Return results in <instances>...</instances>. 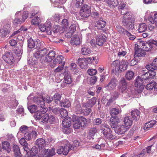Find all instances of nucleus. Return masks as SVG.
<instances>
[{
  "label": "nucleus",
  "instance_id": "nucleus-1",
  "mask_svg": "<svg viewBox=\"0 0 157 157\" xmlns=\"http://www.w3.org/2000/svg\"><path fill=\"white\" fill-rule=\"evenodd\" d=\"M43 97H35L33 98V101L38 105V107H40L41 109L38 110L35 114V118L36 120H40L47 111L45 106V103Z\"/></svg>",
  "mask_w": 157,
  "mask_h": 157
},
{
  "label": "nucleus",
  "instance_id": "nucleus-2",
  "mask_svg": "<svg viewBox=\"0 0 157 157\" xmlns=\"http://www.w3.org/2000/svg\"><path fill=\"white\" fill-rule=\"evenodd\" d=\"M101 129L105 137L109 140H112L116 138L117 137L112 134V132L109 128L108 125H102L101 126Z\"/></svg>",
  "mask_w": 157,
  "mask_h": 157
},
{
  "label": "nucleus",
  "instance_id": "nucleus-3",
  "mask_svg": "<svg viewBox=\"0 0 157 157\" xmlns=\"http://www.w3.org/2000/svg\"><path fill=\"white\" fill-rule=\"evenodd\" d=\"M122 23L123 26H126L127 29L129 30H132L134 28L133 22L131 17V15L129 16H123Z\"/></svg>",
  "mask_w": 157,
  "mask_h": 157
},
{
  "label": "nucleus",
  "instance_id": "nucleus-4",
  "mask_svg": "<svg viewBox=\"0 0 157 157\" xmlns=\"http://www.w3.org/2000/svg\"><path fill=\"white\" fill-rule=\"evenodd\" d=\"M55 56V52L53 51H51L49 52H48L45 56L41 57L40 61L42 63H44L45 62H50Z\"/></svg>",
  "mask_w": 157,
  "mask_h": 157
},
{
  "label": "nucleus",
  "instance_id": "nucleus-5",
  "mask_svg": "<svg viewBox=\"0 0 157 157\" xmlns=\"http://www.w3.org/2000/svg\"><path fill=\"white\" fill-rule=\"evenodd\" d=\"M116 28L118 32L121 34L127 36L129 37V39L130 40H133L135 39L136 36H135L132 35L130 33L121 26L117 25L116 26Z\"/></svg>",
  "mask_w": 157,
  "mask_h": 157
},
{
  "label": "nucleus",
  "instance_id": "nucleus-6",
  "mask_svg": "<svg viewBox=\"0 0 157 157\" xmlns=\"http://www.w3.org/2000/svg\"><path fill=\"white\" fill-rule=\"evenodd\" d=\"M65 62L64 57L63 56H58L54 60L52 63L49 64V66L53 68L56 67L57 64H58L59 65H64Z\"/></svg>",
  "mask_w": 157,
  "mask_h": 157
},
{
  "label": "nucleus",
  "instance_id": "nucleus-7",
  "mask_svg": "<svg viewBox=\"0 0 157 157\" xmlns=\"http://www.w3.org/2000/svg\"><path fill=\"white\" fill-rule=\"evenodd\" d=\"M74 147H71V144L70 143H67L64 146H60L58 147L57 149V153L59 154H63L64 155H66L68 153L70 150H72Z\"/></svg>",
  "mask_w": 157,
  "mask_h": 157
},
{
  "label": "nucleus",
  "instance_id": "nucleus-8",
  "mask_svg": "<svg viewBox=\"0 0 157 157\" xmlns=\"http://www.w3.org/2000/svg\"><path fill=\"white\" fill-rule=\"evenodd\" d=\"M91 13L90 6L87 5H85L80 10V14L81 16L84 17H89Z\"/></svg>",
  "mask_w": 157,
  "mask_h": 157
},
{
  "label": "nucleus",
  "instance_id": "nucleus-9",
  "mask_svg": "<svg viewBox=\"0 0 157 157\" xmlns=\"http://www.w3.org/2000/svg\"><path fill=\"white\" fill-rule=\"evenodd\" d=\"M28 45L30 48H35L39 49L40 48V41L33 40L31 38H29L27 40Z\"/></svg>",
  "mask_w": 157,
  "mask_h": 157
},
{
  "label": "nucleus",
  "instance_id": "nucleus-10",
  "mask_svg": "<svg viewBox=\"0 0 157 157\" xmlns=\"http://www.w3.org/2000/svg\"><path fill=\"white\" fill-rule=\"evenodd\" d=\"M55 120V118L53 115H49L47 114H44L40 119L41 121L43 123H49L51 124H53Z\"/></svg>",
  "mask_w": 157,
  "mask_h": 157
},
{
  "label": "nucleus",
  "instance_id": "nucleus-11",
  "mask_svg": "<svg viewBox=\"0 0 157 157\" xmlns=\"http://www.w3.org/2000/svg\"><path fill=\"white\" fill-rule=\"evenodd\" d=\"M90 60V58H79L77 61L78 63L81 68L85 69L87 67L88 61Z\"/></svg>",
  "mask_w": 157,
  "mask_h": 157
},
{
  "label": "nucleus",
  "instance_id": "nucleus-12",
  "mask_svg": "<svg viewBox=\"0 0 157 157\" xmlns=\"http://www.w3.org/2000/svg\"><path fill=\"white\" fill-rule=\"evenodd\" d=\"M2 58L7 63L12 64L14 62V58L12 52H7L2 56Z\"/></svg>",
  "mask_w": 157,
  "mask_h": 157
},
{
  "label": "nucleus",
  "instance_id": "nucleus-13",
  "mask_svg": "<svg viewBox=\"0 0 157 157\" xmlns=\"http://www.w3.org/2000/svg\"><path fill=\"white\" fill-rule=\"evenodd\" d=\"M48 53V51L46 49H39V50L33 53V56L36 59L38 60L39 58L40 59L41 57L45 56Z\"/></svg>",
  "mask_w": 157,
  "mask_h": 157
},
{
  "label": "nucleus",
  "instance_id": "nucleus-14",
  "mask_svg": "<svg viewBox=\"0 0 157 157\" xmlns=\"http://www.w3.org/2000/svg\"><path fill=\"white\" fill-rule=\"evenodd\" d=\"M36 145L37 146L39 150V151L42 152V151L44 150V147L46 144L45 140L43 138H40L37 139L36 142Z\"/></svg>",
  "mask_w": 157,
  "mask_h": 157
},
{
  "label": "nucleus",
  "instance_id": "nucleus-15",
  "mask_svg": "<svg viewBox=\"0 0 157 157\" xmlns=\"http://www.w3.org/2000/svg\"><path fill=\"white\" fill-rule=\"evenodd\" d=\"M37 133L34 130L32 132H27L24 133V136L25 139L27 140H30L31 139H35Z\"/></svg>",
  "mask_w": 157,
  "mask_h": 157
},
{
  "label": "nucleus",
  "instance_id": "nucleus-16",
  "mask_svg": "<svg viewBox=\"0 0 157 157\" xmlns=\"http://www.w3.org/2000/svg\"><path fill=\"white\" fill-rule=\"evenodd\" d=\"M142 45L143 46L142 48L144 50L147 51H149L151 50L153 47V44H151V41L144 42H141L139 46Z\"/></svg>",
  "mask_w": 157,
  "mask_h": 157
},
{
  "label": "nucleus",
  "instance_id": "nucleus-17",
  "mask_svg": "<svg viewBox=\"0 0 157 157\" xmlns=\"http://www.w3.org/2000/svg\"><path fill=\"white\" fill-rule=\"evenodd\" d=\"M117 80L115 78H112L110 82L107 85V89L109 90H112L114 89L117 85Z\"/></svg>",
  "mask_w": 157,
  "mask_h": 157
},
{
  "label": "nucleus",
  "instance_id": "nucleus-18",
  "mask_svg": "<svg viewBox=\"0 0 157 157\" xmlns=\"http://www.w3.org/2000/svg\"><path fill=\"white\" fill-rule=\"evenodd\" d=\"M55 148H54L52 149H48L46 150L44 149V150L42 151L44 154L43 157H48L52 156L55 155Z\"/></svg>",
  "mask_w": 157,
  "mask_h": 157
},
{
  "label": "nucleus",
  "instance_id": "nucleus-19",
  "mask_svg": "<svg viewBox=\"0 0 157 157\" xmlns=\"http://www.w3.org/2000/svg\"><path fill=\"white\" fill-rule=\"evenodd\" d=\"M90 48L86 45H82L81 46V53L84 56H87L91 53Z\"/></svg>",
  "mask_w": 157,
  "mask_h": 157
},
{
  "label": "nucleus",
  "instance_id": "nucleus-20",
  "mask_svg": "<svg viewBox=\"0 0 157 157\" xmlns=\"http://www.w3.org/2000/svg\"><path fill=\"white\" fill-rule=\"evenodd\" d=\"M112 67L114 73L117 74L118 72L121 71L118 60H117L113 61L112 64Z\"/></svg>",
  "mask_w": 157,
  "mask_h": 157
},
{
  "label": "nucleus",
  "instance_id": "nucleus-21",
  "mask_svg": "<svg viewBox=\"0 0 157 157\" xmlns=\"http://www.w3.org/2000/svg\"><path fill=\"white\" fill-rule=\"evenodd\" d=\"M78 119V117L74 115L72 117V121L73 122V126L75 129H78L80 128L81 126V123Z\"/></svg>",
  "mask_w": 157,
  "mask_h": 157
},
{
  "label": "nucleus",
  "instance_id": "nucleus-22",
  "mask_svg": "<svg viewBox=\"0 0 157 157\" xmlns=\"http://www.w3.org/2000/svg\"><path fill=\"white\" fill-rule=\"evenodd\" d=\"M125 127H126L123 125H119L115 130V132L119 135L124 134L126 130Z\"/></svg>",
  "mask_w": 157,
  "mask_h": 157
},
{
  "label": "nucleus",
  "instance_id": "nucleus-23",
  "mask_svg": "<svg viewBox=\"0 0 157 157\" xmlns=\"http://www.w3.org/2000/svg\"><path fill=\"white\" fill-rule=\"evenodd\" d=\"M106 40V37L103 35H99L96 40V43L97 45L99 46H102Z\"/></svg>",
  "mask_w": 157,
  "mask_h": 157
},
{
  "label": "nucleus",
  "instance_id": "nucleus-24",
  "mask_svg": "<svg viewBox=\"0 0 157 157\" xmlns=\"http://www.w3.org/2000/svg\"><path fill=\"white\" fill-rule=\"evenodd\" d=\"M71 118L67 117L64 119L62 121V125L64 128H69L71 125Z\"/></svg>",
  "mask_w": 157,
  "mask_h": 157
},
{
  "label": "nucleus",
  "instance_id": "nucleus-25",
  "mask_svg": "<svg viewBox=\"0 0 157 157\" xmlns=\"http://www.w3.org/2000/svg\"><path fill=\"white\" fill-rule=\"evenodd\" d=\"M123 121L126 127H129L132 124V120L130 116H127L124 118Z\"/></svg>",
  "mask_w": 157,
  "mask_h": 157
},
{
  "label": "nucleus",
  "instance_id": "nucleus-26",
  "mask_svg": "<svg viewBox=\"0 0 157 157\" xmlns=\"http://www.w3.org/2000/svg\"><path fill=\"white\" fill-rule=\"evenodd\" d=\"M38 150L36 147H33L31 150H29L28 152H25L26 154L28 156H30L32 157L35 156L38 153Z\"/></svg>",
  "mask_w": 157,
  "mask_h": 157
},
{
  "label": "nucleus",
  "instance_id": "nucleus-27",
  "mask_svg": "<svg viewBox=\"0 0 157 157\" xmlns=\"http://www.w3.org/2000/svg\"><path fill=\"white\" fill-rule=\"evenodd\" d=\"M64 80L65 82L68 84H71L72 81V78L71 77L70 72L68 71H65L64 72Z\"/></svg>",
  "mask_w": 157,
  "mask_h": 157
},
{
  "label": "nucleus",
  "instance_id": "nucleus-28",
  "mask_svg": "<svg viewBox=\"0 0 157 157\" xmlns=\"http://www.w3.org/2000/svg\"><path fill=\"white\" fill-rule=\"evenodd\" d=\"M71 43L73 45H78L80 44V39L77 35H74L71 38Z\"/></svg>",
  "mask_w": 157,
  "mask_h": 157
},
{
  "label": "nucleus",
  "instance_id": "nucleus-29",
  "mask_svg": "<svg viewBox=\"0 0 157 157\" xmlns=\"http://www.w3.org/2000/svg\"><path fill=\"white\" fill-rule=\"evenodd\" d=\"M119 64L121 71L127 69L128 63L126 60H122L121 62H119Z\"/></svg>",
  "mask_w": 157,
  "mask_h": 157
},
{
  "label": "nucleus",
  "instance_id": "nucleus-30",
  "mask_svg": "<svg viewBox=\"0 0 157 157\" xmlns=\"http://www.w3.org/2000/svg\"><path fill=\"white\" fill-rule=\"evenodd\" d=\"M19 143L22 145L24 146L23 149L25 152H28L29 150V148L28 146V144L25 139L24 138H22L19 141Z\"/></svg>",
  "mask_w": 157,
  "mask_h": 157
},
{
  "label": "nucleus",
  "instance_id": "nucleus-31",
  "mask_svg": "<svg viewBox=\"0 0 157 157\" xmlns=\"http://www.w3.org/2000/svg\"><path fill=\"white\" fill-rule=\"evenodd\" d=\"M2 149L6 151L8 153H9L11 151V146L10 144L6 141L2 142Z\"/></svg>",
  "mask_w": 157,
  "mask_h": 157
},
{
  "label": "nucleus",
  "instance_id": "nucleus-32",
  "mask_svg": "<svg viewBox=\"0 0 157 157\" xmlns=\"http://www.w3.org/2000/svg\"><path fill=\"white\" fill-rule=\"evenodd\" d=\"M143 80L142 78L138 77L136 79V81L135 84V86L136 87H141V89L143 88Z\"/></svg>",
  "mask_w": 157,
  "mask_h": 157
},
{
  "label": "nucleus",
  "instance_id": "nucleus-33",
  "mask_svg": "<svg viewBox=\"0 0 157 157\" xmlns=\"http://www.w3.org/2000/svg\"><path fill=\"white\" fill-rule=\"evenodd\" d=\"M131 115L134 120L137 121L140 118V111L137 109L133 110L131 113Z\"/></svg>",
  "mask_w": 157,
  "mask_h": 157
},
{
  "label": "nucleus",
  "instance_id": "nucleus-34",
  "mask_svg": "<svg viewBox=\"0 0 157 157\" xmlns=\"http://www.w3.org/2000/svg\"><path fill=\"white\" fill-rule=\"evenodd\" d=\"M107 3L111 8H114L116 7L119 3L117 0H106Z\"/></svg>",
  "mask_w": 157,
  "mask_h": 157
},
{
  "label": "nucleus",
  "instance_id": "nucleus-35",
  "mask_svg": "<svg viewBox=\"0 0 157 157\" xmlns=\"http://www.w3.org/2000/svg\"><path fill=\"white\" fill-rule=\"evenodd\" d=\"M13 151L15 156L17 157H22L19 149V147L17 145H14L13 146Z\"/></svg>",
  "mask_w": 157,
  "mask_h": 157
},
{
  "label": "nucleus",
  "instance_id": "nucleus-36",
  "mask_svg": "<svg viewBox=\"0 0 157 157\" xmlns=\"http://www.w3.org/2000/svg\"><path fill=\"white\" fill-rule=\"evenodd\" d=\"M146 54L145 52L144 49L138 48L137 50L135 49V55L136 56H144Z\"/></svg>",
  "mask_w": 157,
  "mask_h": 157
},
{
  "label": "nucleus",
  "instance_id": "nucleus-37",
  "mask_svg": "<svg viewBox=\"0 0 157 157\" xmlns=\"http://www.w3.org/2000/svg\"><path fill=\"white\" fill-rule=\"evenodd\" d=\"M106 24V21L103 19L99 20L97 22L96 27L98 29L103 28L104 27Z\"/></svg>",
  "mask_w": 157,
  "mask_h": 157
},
{
  "label": "nucleus",
  "instance_id": "nucleus-38",
  "mask_svg": "<svg viewBox=\"0 0 157 157\" xmlns=\"http://www.w3.org/2000/svg\"><path fill=\"white\" fill-rule=\"evenodd\" d=\"M121 112V109H117L115 108H112L110 111V114L111 116H113L118 115Z\"/></svg>",
  "mask_w": 157,
  "mask_h": 157
},
{
  "label": "nucleus",
  "instance_id": "nucleus-39",
  "mask_svg": "<svg viewBox=\"0 0 157 157\" xmlns=\"http://www.w3.org/2000/svg\"><path fill=\"white\" fill-rule=\"evenodd\" d=\"M156 121L155 120H151L149 122L146 123L144 127V130L148 129L149 128L152 127L155 124H156Z\"/></svg>",
  "mask_w": 157,
  "mask_h": 157
},
{
  "label": "nucleus",
  "instance_id": "nucleus-40",
  "mask_svg": "<svg viewBox=\"0 0 157 157\" xmlns=\"http://www.w3.org/2000/svg\"><path fill=\"white\" fill-rule=\"evenodd\" d=\"M110 121H111L110 125L111 128L116 129L117 127L119 125L117 120L114 118H111L110 119Z\"/></svg>",
  "mask_w": 157,
  "mask_h": 157
},
{
  "label": "nucleus",
  "instance_id": "nucleus-41",
  "mask_svg": "<svg viewBox=\"0 0 157 157\" xmlns=\"http://www.w3.org/2000/svg\"><path fill=\"white\" fill-rule=\"evenodd\" d=\"M79 121L81 123V126L82 127H84L87 125L88 121L87 120L83 117H78Z\"/></svg>",
  "mask_w": 157,
  "mask_h": 157
},
{
  "label": "nucleus",
  "instance_id": "nucleus-42",
  "mask_svg": "<svg viewBox=\"0 0 157 157\" xmlns=\"http://www.w3.org/2000/svg\"><path fill=\"white\" fill-rule=\"evenodd\" d=\"M53 99L54 100V103L56 104H57L59 102H61L60 101L61 96L59 94H56L53 97Z\"/></svg>",
  "mask_w": 157,
  "mask_h": 157
},
{
  "label": "nucleus",
  "instance_id": "nucleus-43",
  "mask_svg": "<svg viewBox=\"0 0 157 157\" xmlns=\"http://www.w3.org/2000/svg\"><path fill=\"white\" fill-rule=\"evenodd\" d=\"M28 61V63L30 65H33L36 64L38 62V60L33 56L29 58Z\"/></svg>",
  "mask_w": 157,
  "mask_h": 157
},
{
  "label": "nucleus",
  "instance_id": "nucleus-44",
  "mask_svg": "<svg viewBox=\"0 0 157 157\" xmlns=\"http://www.w3.org/2000/svg\"><path fill=\"white\" fill-rule=\"evenodd\" d=\"M146 68L148 71H154L157 69V67L154 64H153V62L150 64L146 65Z\"/></svg>",
  "mask_w": 157,
  "mask_h": 157
},
{
  "label": "nucleus",
  "instance_id": "nucleus-45",
  "mask_svg": "<svg viewBox=\"0 0 157 157\" xmlns=\"http://www.w3.org/2000/svg\"><path fill=\"white\" fill-rule=\"evenodd\" d=\"M147 29V26L145 23H142L140 24L138 30L140 33H143L146 31Z\"/></svg>",
  "mask_w": 157,
  "mask_h": 157
},
{
  "label": "nucleus",
  "instance_id": "nucleus-46",
  "mask_svg": "<svg viewBox=\"0 0 157 157\" xmlns=\"http://www.w3.org/2000/svg\"><path fill=\"white\" fill-rule=\"evenodd\" d=\"M61 106L64 107L68 108L71 106V103L69 101L66 99L63 101H62L61 102H60Z\"/></svg>",
  "mask_w": 157,
  "mask_h": 157
},
{
  "label": "nucleus",
  "instance_id": "nucleus-47",
  "mask_svg": "<svg viewBox=\"0 0 157 157\" xmlns=\"http://www.w3.org/2000/svg\"><path fill=\"white\" fill-rule=\"evenodd\" d=\"M121 13L122 15H123V16L126 15V16H129L131 15V13L126 8L121 10Z\"/></svg>",
  "mask_w": 157,
  "mask_h": 157
},
{
  "label": "nucleus",
  "instance_id": "nucleus-48",
  "mask_svg": "<svg viewBox=\"0 0 157 157\" xmlns=\"http://www.w3.org/2000/svg\"><path fill=\"white\" fill-rule=\"evenodd\" d=\"M123 96L126 98L128 99L132 95V93L131 90L129 89H128L126 91L123 93Z\"/></svg>",
  "mask_w": 157,
  "mask_h": 157
},
{
  "label": "nucleus",
  "instance_id": "nucleus-49",
  "mask_svg": "<svg viewBox=\"0 0 157 157\" xmlns=\"http://www.w3.org/2000/svg\"><path fill=\"white\" fill-rule=\"evenodd\" d=\"M134 75L133 72L131 71H128L126 74V77L128 80H130L133 78Z\"/></svg>",
  "mask_w": 157,
  "mask_h": 157
},
{
  "label": "nucleus",
  "instance_id": "nucleus-50",
  "mask_svg": "<svg viewBox=\"0 0 157 157\" xmlns=\"http://www.w3.org/2000/svg\"><path fill=\"white\" fill-rule=\"evenodd\" d=\"M37 109V107L35 105H32L28 107V109L32 113L36 112Z\"/></svg>",
  "mask_w": 157,
  "mask_h": 157
},
{
  "label": "nucleus",
  "instance_id": "nucleus-51",
  "mask_svg": "<svg viewBox=\"0 0 157 157\" xmlns=\"http://www.w3.org/2000/svg\"><path fill=\"white\" fill-rule=\"evenodd\" d=\"M60 113L62 118L66 117L68 115V113L67 110L63 108H61L60 109Z\"/></svg>",
  "mask_w": 157,
  "mask_h": 157
},
{
  "label": "nucleus",
  "instance_id": "nucleus-52",
  "mask_svg": "<svg viewBox=\"0 0 157 157\" xmlns=\"http://www.w3.org/2000/svg\"><path fill=\"white\" fill-rule=\"evenodd\" d=\"M118 86H128V84L124 78H121V79L119 82Z\"/></svg>",
  "mask_w": 157,
  "mask_h": 157
},
{
  "label": "nucleus",
  "instance_id": "nucleus-53",
  "mask_svg": "<svg viewBox=\"0 0 157 157\" xmlns=\"http://www.w3.org/2000/svg\"><path fill=\"white\" fill-rule=\"evenodd\" d=\"M47 24L46 31L48 35H50L52 33V31L51 29V24L50 22H48Z\"/></svg>",
  "mask_w": 157,
  "mask_h": 157
},
{
  "label": "nucleus",
  "instance_id": "nucleus-54",
  "mask_svg": "<svg viewBox=\"0 0 157 157\" xmlns=\"http://www.w3.org/2000/svg\"><path fill=\"white\" fill-rule=\"evenodd\" d=\"M40 19L39 17H36L32 20V23L34 25H38L40 21Z\"/></svg>",
  "mask_w": 157,
  "mask_h": 157
},
{
  "label": "nucleus",
  "instance_id": "nucleus-55",
  "mask_svg": "<svg viewBox=\"0 0 157 157\" xmlns=\"http://www.w3.org/2000/svg\"><path fill=\"white\" fill-rule=\"evenodd\" d=\"M28 128L26 126L22 125L20 128L19 132L22 133H25L28 132Z\"/></svg>",
  "mask_w": 157,
  "mask_h": 157
},
{
  "label": "nucleus",
  "instance_id": "nucleus-56",
  "mask_svg": "<svg viewBox=\"0 0 157 157\" xmlns=\"http://www.w3.org/2000/svg\"><path fill=\"white\" fill-rule=\"evenodd\" d=\"M15 53L18 56V57H20L22 54V52L21 49L16 48L14 50Z\"/></svg>",
  "mask_w": 157,
  "mask_h": 157
},
{
  "label": "nucleus",
  "instance_id": "nucleus-57",
  "mask_svg": "<svg viewBox=\"0 0 157 157\" xmlns=\"http://www.w3.org/2000/svg\"><path fill=\"white\" fill-rule=\"evenodd\" d=\"M84 0H76L75 6L77 8H80L83 4Z\"/></svg>",
  "mask_w": 157,
  "mask_h": 157
},
{
  "label": "nucleus",
  "instance_id": "nucleus-58",
  "mask_svg": "<svg viewBox=\"0 0 157 157\" xmlns=\"http://www.w3.org/2000/svg\"><path fill=\"white\" fill-rule=\"evenodd\" d=\"M62 26L63 29L67 28L68 25V22L67 19H64L62 21Z\"/></svg>",
  "mask_w": 157,
  "mask_h": 157
},
{
  "label": "nucleus",
  "instance_id": "nucleus-59",
  "mask_svg": "<svg viewBox=\"0 0 157 157\" xmlns=\"http://www.w3.org/2000/svg\"><path fill=\"white\" fill-rule=\"evenodd\" d=\"M47 26V25L46 23L44 24H41L39 25V28L40 30L42 32H45L46 29V27Z\"/></svg>",
  "mask_w": 157,
  "mask_h": 157
},
{
  "label": "nucleus",
  "instance_id": "nucleus-60",
  "mask_svg": "<svg viewBox=\"0 0 157 157\" xmlns=\"http://www.w3.org/2000/svg\"><path fill=\"white\" fill-rule=\"evenodd\" d=\"M75 104H76L75 106L76 110L78 111V113H80L82 111L81 110L82 106L80 105L79 103L76 102Z\"/></svg>",
  "mask_w": 157,
  "mask_h": 157
},
{
  "label": "nucleus",
  "instance_id": "nucleus-61",
  "mask_svg": "<svg viewBox=\"0 0 157 157\" xmlns=\"http://www.w3.org/2000/svg\"><path fill=\"white\" fill-rule=\"evenodd\" d=\"M76 26L75 24H73L69 27L68 31L74 33L76 30Z\"/></svg>",
  "mask_w": 157,
  "mask_h": 157
},
{
  "label": "nucleus",
  "instance_id": "nucleus-62",
  "mask_svg": "<svg viewBox=\"0 0 157 157\" xmlns=\"http://www.w3.org/2000/svg\"><path fill=\"white\" fill-rule=\"evenodd\" d=\"M154 82H151L146 85V88L147 90H151L154 88Z\"/></svg>",
  "mask_w": 157,
  "mask_h": 157
},
{
  "label": "nucleus",
  "instance_id": "nucleus-63",
  "mask_svg": "<svg viewBox=\"0 0 157 157\" xmlns=\"http://www.w3.org/2000/svg\"><path fill=\"white\" fill-rule=\"evenodd\" d=\"M97 72L96 69H89L88 70V73L90 75H95Z\"/></svg>",
  "mask_w": 157,
  "mask_h": 157
},
{
  "label": "nucleus",
  "instance_id": "nucleus-64",
  "mask_svg": "<svg viewBox=\"0 0 157 157\" xmlns=\"http://www.w3.org/2000/svg\"><path fill=\"white\" fill-rule=\"evenodd\" d=\"M64 65H59L58 67L54 70L55 73L61 72L63 70Z\"/></svg>",
  "mask_w": 157,
  "mask_h": 157
}]
</instances>
